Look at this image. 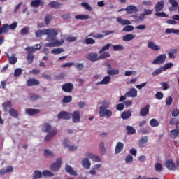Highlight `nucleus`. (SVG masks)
Masks as SVG:
<instances>
[{"label": "nucleus", "mask_w": 179, "mask_h": 179, "mask_svg": "<svg viewBox=\"0 0 179 179\" xmlns=\"http://www.w3.org/2000/svg\"><path fill=\"white\" fill-rule=\"evenodd\" d=\"M27 60L28 64H33V61H34V55L33 54H28L27 56Z\"/></svg>", "instance_id": "51"}, {"label": "nucleus", "mask_w": 179, "mask_h": 179, "mask_svg": "<svg viewBox=\"0 0 179 179\" xmlns=\"http://www.w3.org/2000/svg\"><path fill=\"white\" fill-rule=\"evenodd\" d=\"M23 73V70L20 68L16 69L14 71L15 78H19Z\"/></svg>", "instance_id": "46"}, {"label": "nucleus", "mask_w": 179, "mask_h": 179, "mask_svg": "<svg viewBox=\"0 0 179 179\" xmlns=\"http://www.w3.org/2000/svg\"><path fill=\"white\" fill-rule=\"evenodd\" d=\"M99 150L102 155H106V147L103 142L99 143Z\"/></svg>", "instance_id": "58"}, {"label": "nucleus", "mask_w": 179, "mask_h": 179, "mask_svg": "<svg viewBox=\"0 0 179 179\" xmlns=\"http://www.w3.org/2000/svg\"><path fill=\"white\" fill-rule=\"evenodd\" d=\"M43 175L45 177H54V173L51 172V171L45 170L43 171Z\"/></svg>", "instance_id": "50"}, {"label": "nucleus", "mask_w": 179, "mask_h": 179, "mask_svg": "<svg viewBox=\"0 0 179 179\" xmlns=\"http://www.w3.org/2000/svg\"><path fill=\"white\" fill-rule=\"evenodd\" d=\"M44 156L45 157H55V155H54V153H52V152L48 150H45Z\"/></svg>", "instance_id": "49"}, {"label": "nucleus", "mask_w": 179, "mask_h": 179, "mask_svg": "<svg viewBox=\"0 0 179 179\" xmlns=\"http://www.w3.org/2000/svg\"><path fill=\"white\" fill-rule=\"evenodd\" d=\"M123 149H124V143H122V142H118L115 146V155H118L119 153H121Z\"/></svg>", "instance_id": "24"}, {"label": "nucleus", "mask_w": 179, "mask_h": 179, "mask_svg": "<svg viewBox=\"0 0 179 179\" xmlns=\"http://www.w3.org/2000/svg\"><path fill=\"white\" fill-rule=\"evenodd\" d=\"M8 31H9V24H5L0 28V36L3 33H8Z\"/></svg>", "instance_id": "37"}, {"label": "nucleus", "mask_w": 179, "mask_h": 179, "mask_svg": "<svg viewBox=\"0 0 179 179\" xmlns=\"http://www.w3.org/2000/svg\"><path fill=\"white\" fill-rule=\"evenodd\" d=\"M51 20H52V17H51V15H45L44 19L45 24L48 25L50 23H51Z\"/></svg>", "instance_id": "56"}, {"label": "nucleus", "mask_w": 179, "mask_h": 179, "mask_svg": "<svg viewBox=\"0 0 179 179\" xmlns=\"http://www.w3.org/2000/svg\"><path fill=\"white\" fill-rule=\"evenodd\" d=\"M62 164V158L59 157L56 159V162L50 165V170L52 171H59L61 169V165Z\"/></svg>", "instance_id": "2"}, {"label": "nucleus", "mask_w": 179, "mask_h": 179, "mask_svg": "<svg viewBox=\"0 0 179 179\" xmlns=\"http://www.w3.org/2000/svg\"><path fill=\"white\" fill-rule=\"evenodd\" d=\"M135 38V35L132 34H127L122 37L123 41H132Z\"/></svg>", "instance_id": "31"}, {"label": "nucleus", "mask_w": 179, "mask_h": 179, "mask_svg": "<svg viewBox=\"0 0 179 179\" xmlns=\"http://www.w3.org/2000/svg\"><path fill=\"white\" fill-rule=\"evenodd\" d=\"M118 73H120V70L118 69H112L108 71V75H118Z\"/></svg>", "instance_id": "53"}, {"label": "nucleus", "mask_w": 179, "mask_h": 179, "mask_svg": "<svg viewBox=\"0 0 179 179\" xmlns=\"http://www.w3.org/2000/svg\"><path fill=\"white\" fill-rule=\"evenodd\" d=\"M2 107L4 108V111H6L8 108H10V107H12V102L10 101H6L3 103Z\"/></svg>", "instance_id": "43"}, {"label": "nucleus", "mask_w": 179, "mask_h": 179, "mask_svg": "<svg viewBox=\"0 0 179 179\" xmlns=\"http://www.w3.org/2000/svg\"><path fill=\"white\" fill-rule=\"evenodd\" d=\"M166 54H162L159 56H157L153 61L152 64L154 65H157L159 64H164V62L166 61Z\"/></svg>", "instance_id": "3"}, {"label": "nucleus", "mask_w": 179, "mask_h": 179, "mask_svg": "<svg viewBox=\"0 0 179 179\" xmlns=\"http://www.w3.org/2000/svg\"><path fill=\"white\" fill-rule=\"evenodd\" d=\"M171 138H173V139H176L177 136H179V122L176 123V129L171 131Z\"/></svg>", "instance_id": "16"}, {"label": "nucleus", "mask_w": 179, "mask_h": 179, "mask_svg": "<svg viewBox=\"0 0 179 179\" xmlns=\"http://www.w3.org/2000/svg\"><path fill=\"white\" fill-rule=\"evenodd\" d=\"M59 31L56 29H46V40L47 41H49V43H51L52 41H55V39L57 38V36H58Z\"/></svg>", "instance_id": "1"}, {"label": "nucleus", "mask_w": 179, "mask_h": 179, "mask_svg": "<svg viewBox=\"0 0 179 179\" xmlns=\"http://www.w3.org/2000/svg\"><path fill=\"white\" fill-rule=\"evenodd\" d=\"M150 125L151 127H159V122H157V120L156 119H152L150 121Z\"/></svg>", "instance_id": "61"}, {"label": "nucleus", "mask_w": 179, "mask_h": 179, "mask_svg": "<svg viewBox=\"0 0 179 179\" xmlns=\"http://www.w3.org/2000/svg\"><path fill=\"white\" fill-rule=\"evenodd\" d=\"M113 48L114 51H124L125 50V48L120 45H113Z\"/></svg>", "instance_id": "48"}, {"label": "nucleus", "mask_w": 179, "mask_h": 179, "mask_svg": "<svg viewBox=\"0 0 179 179\" xmlns=\"http://www.w3.org/2000/svg\"><path fill=\"white\" fill-rule=\"evenodd\" d=\"M99 59H106V58H108V57H111V55H110V52H106L101 53L99 56Z\"/></svg>", "instance_id": "54"}, {"label": "nucleus", "mask_w": 179, "mask_h": 179, "mask_svg": "<svg viewBox=\"0 0 179 179\" xmlns=\"http://www.w3.org/2000/svg\"><path fill=\"white\" fill-rule=\"evenodd\" d=\"M145 143H148V136L141 137L139 141L140 148H145Z\"/></svg>", "instance_id": "35"}, {"label": "nucleus", "mask_w": 179, "mask_h": 179, "mask_svg": "<svg viewBox=\"0 0 179 179\" xmlns=\"http://www.w3.org/2000/svg\"><path fill=\"white\" fill-rule=\"evenodd\" d=\"M113 115V111L110 109H102L99 111V116L103 118V117H106L107 118L111 117Z\"/></svg>", "instance_id": "6"}, {"label": "nucleus", "mask_w": 179, "mask_h": 179, "mask_svg": "<svg viewBox=\"0 0 179 179\" xmlns=\"http://www.w3.org/2000/svg\"><path fill=\"white\" fill-rule=\"evenodd\" d=\"M83 163V167H84V169H90V166H92V162H90V160H89L88 158H83L82 160Z\"/></svg>", "instance_id": "25"}, {"label": "nucleus", "mask_w": 179, "mask_h": 179, "mask_svg": "<svg viewBox=\"0 0 179 179\" xmlns=\"http://www.w3.org/2000/svg\"><path fill=\"white\" fill-rule=\"evenodd\" d=\"M29 27H25L21 29V34L22 36H26V34H29Z\"/></svg>", "instance_id": "64"}, {"label": "nucleus", "mask_w": 179, "mask_h": 179, "mask_svg": "<svg viewBox=\"0 0 179 179\" xmlns=\"http://www.w3.org/2000/svg\"><path fill=\"white\" fill-rule=\"evenodd\" d=\"M64 43H65V41L64 39H62L61 41H59V40L56 38L53 41L55 47H61V45H62V44H64Z\"/></svg>", "instance_id": "44"}, {"label": "nucleus", "mask_w": 179, "mask_h": 179, "mask_svg": "<svg viewBox=\"0 0 179 179\" xmlns=\"http://www.w3.org/2000/svg\"><path fill=\"white\" fill-rule=\"evenodd\" d=\"M65 170L66 172L68 173L69 174H71V176H78V173H76V171L73 170L72 166L69 165H66Z\"/></svg>", "instance_id": "28"}, {"label": "nucleus", "mask_w": 179, "mask_h": 179, "mask_svg": "<svg viewBox=\"0 0 179 179\" xmlns=\"http://www.w3.org/2000/svg\"><path fill=\"white\" fill-rule=\"evenodd\" d=\"M59 120H71V113L62 111L57 115Z\"/></svg>", "instance_id": "7"}, {"label": "nucleus", "mask_w": 179, "mask_h": 179, "mask_svg": "<svg viewBox=\"0 0 179 179\" xmlns=\"http://www.w3.org/2000/svg\"><path fill=\"white\" fill-rule=\"evenodd\" d=\"M48 6H50V8H55V9H61L62 3L52 1L48 3Z\"/></svg>", "instance_id": "27"}, {"label": "nucleus", "mask_w": 179, "mask_h": 179, "mask_svg": "<svg viewBox=\"0 0 179 179\" xmlns=\"http://www.w3.org/2000/svg\"><path fill=\"white\" fill-rule=\"evenodd\" d=\"M103 34H96L94 38H104L106 36H110V34H114V31H103Z\"/></svg>", "instance_id": "13"}, {"label": "nucleus", "mask_w": 179, "mask_h": 179, "mask_svg": "<svg viewBox=\"0 0 179 179\" xmlns=\"http://www.w3.org/2000/svg\"><path fill=\"white\" fill-rule=\"evenodd\" d=\"M6 57L7 58H8L9 63L11 65H15V64L17 62V58L16 57H14V56L10 57L8 54H6Z\"/></svg>", "instance_id": "34"}, {"label": "nucleus", "mask_w": 179, "mask_h": 179, "mask_svg": "<svg viewBox=\"0 0 179 179\" xmlns=\"http://www.w3.org/2000/svg\"><path fill=\"white\" fill-rule=\"evenodd\" d=\"M40 178H43V173H41V171L38 170L35 171L34 172L32 179H40Z\"/></svg>", "instance_id": "36"}, {"label": "nucleus", "mask_w": 179, "mask_h": 179, "mask_svg": "<svg viewBox=\"0 0 179 179\" xmlns=\"http://www.w3.org/2000/svg\"><path fill=\"white\" fill-rule=\"evenodd\" d=\"M133 17H134L136 22H143L145 20V17L143 15V14H141L140 16L133 15Z\"/></svg>", "instance_id": "59"}, {"label": "nucleus", "mask_w": 179, "mask_h": 179, "mask_svg": "<svg viewBox=\"0 0 179 179\" xmlns=\"http://www.w3.org/2000/svg\"><path fill=\"white\" fill-rule=\"evenodd\" d=\"M126 129L128 135H134V134H136V130L131 126H127Z\"/></svg>", "instance_id": "39"}, {"label": "nucleus", "mask_w": 179, "mask_h": 179, "mask_svg": "<svg viewBox=\"0 0 179 179\" xmlns=\"http://www.w3.org/2000/svg\"><path fill=\"white\" fill-rule=\"evenodd\" d=\"M87 59H89V61H92V62H95V61H99V56L97 53H90L86 55Z\"/></svg>", "instance_id": "9"}, {"label": "nucleus", "mask_w": 179, "mask_h": 179, "mask_svg": "<svg viewBox=\"0 0 179 179\" xmlns=\"http://www.w3.org/2000/svg\"><path fill=\"white\" fill-rule=\"evenodd\" d=\"M9 115L13 118H19V113L15 108H10L9 110Z\"/></svg>", "instance_id": "33"}, {"label": "nucleus", "mask_w": 179, "mask_h": 179, "mask_svg": "<svg viewBox=\"0 0 179 179\" xmlns=\"http://www.w3.org/2000/svg\"><path fill=\"white\" fill-rule=\"evenodd\" d=\"M163 8H164V1L161 0L155 6V12H160L161 10H163Z\"/></svg>", "instance_id": "18"}, {"label": "nucleus", "mask_w": 179, "mask_h": 179, "mask_svg": "<svg viewBox=\"0 0 179 179\" xmlns=\"http://www.w3.org/2000/svg\"><path fill=\"white\" fill-rule=\"evenodd\" d=\"M81 6H83V8H85L86 10H89L90 12H92V7L90 6V5H89V3H82Z\"/></svg>", "instance_id": "63"}, {"label": "nucleus", "mask_w": 179, "mask_h": 179, "mask_svg": "<svg viewBox=\"0 0 179 179\" xmlns=\"http://www.w3.org/2000/svg\"><path fill=\"white\" fill-rule=\"evenodd\" d=\"M51 129H52V126H51V124L48 122H45L43 126L42 131L43 132H45L46 134H48L51 132Z\"/></svg>", "instance_id": "23"}, {"label": "nucleus", "mask_w": 179, "mask_h": 179, "mask_svg": "<svg viewBox=\"0 0 179 179\" xmlns=\"http://www.w3.org/2000/svg\"><path fill=\"white\" fill-rule=\"evenodd\" d=\"M62 89L63 92H65V93H71V92L73 90V84L71 83L64 84L62 87Z\"/></svg>", "instance_id": "8"}, {"label": "nucleus", "mask_w": 179, "mask_h": 179, "mask_svg": "<svg viewBox=\"0 0 179 179\" xmlns=\"http://www.w3.org/2000/svg\"><path fill=\"white\" fill-rule=\"evenodd\" d=\"M141 5L143 6L149 7V6H152V5H153V2L150 0H145L141 3Z\"/></svg>", "instance_id": "57"}, {"label": "nucleus", "mask_w": 179, "mask_h": 179, "mask_svg": "<svg viewBox=\"0 0 179 179\" xmlns=\"http://www.w3.org/2000/svg\"><path fill=\"white\" fill-rule=\"evenodd\" d=\"M134 30H135V27L132 25H128V24L122 29V31H126V33L134 31Z\"/></svg>", "instance_id": "40"}, {"label": "nucleus", "mask_w": 179, "mask_h": 179, "mask_svg": "<svg viewBox=\"0 0 179 179\" xmlns=\"http://www.w3.org/2000/svg\"><path fill=\"white\" fill-rule=\"evenodd\" d=\"M75 19L77 20H87L90 19L89 15H77L75 16Z\"/></svg>", "instance_id": "38"}, {"label": "nucleus", "mask_w": 179, "mask_h": 179, "mask_svg": "<svg viewBox=\"0 0 179 179\" xmlns=\"http://www.w3.org/2000/svg\"><path fill=\"white\" fill-rule=\"evenodd\" d=\"M110 80H111V77L110 76H106L101 81L97 83L96 85H108Z\"/></svg>", "instance_id": "30"}, {"label": "nucleus", "mask_w": 179, "mask_h": 179, "mask_svg": "<svg viewBox=\"0 0 179 179\" xmlns=\"http://www.w3.org/2000/svg\"><path fill=\"white\" fill-rule=\"evenodd\" d=\"M36 47L38 48H34V47H27L25 48V51H27V52L28 54H34V52H36V50H40V48H41V45H36Z\"/></svg>", "instance_id": "20"}, {"label": "nucleus", "mask_w": 179, "mask_h": 179, "mask_svg": "<svg viewBox=\"0 0 179 179\" xmlns=\"http://www.w3.org/2000/svg\"><path fill=\"white\" fill-rule=\"evenodd\" d=\"M96 43V40L93 39L92 38H85V43L89 45L90 44H94Z\"/></svg>", "instance_id": "62"}, {"label": "nucleus", "mask_w": 179, "mask_h": 179, "mask_svg": "<svg viewBox=\"0 0 179 179\" xmlns=\"http://www.w3.org/2000/svg\"><path fill=\"white\" fill-rule=\"evenodd\" d=\"M110 102L107 101H103L102 102V106H100V111H101L102 110H107V108L110 107Z\"/></svg>", "instance_id": "41"}, {"label": "nucleus", "mask_w": 179, "mask_h": 179, "mask_svg": "<svg viewBox=\"0 0 179 179\" xmlns=\"http://www.w3.org/2000/svg\"><path fill=\"white\" fill-rule=\"evenodd\" d=\"M147 47L148 48H150V50H152V51H159L161 49L160 46L155 44L152 41L149 42L148 43Z\"/></svg>", "instance_id": "19"}, {"label": "nucleus", "mask_w": 179, "mask_h": 179, "mask_svg": "<svg viewBox=\"0 0 179 179\" xmlns=\"http://www.w3.org/2000/svg\"><path fill=\"white\" fill-rule=\"evenodd\" d=\"M164 71V69L163 67H160L159 69H155L152 73V76H157V75H160L161 72H163Z\"/></svg>", "instance_id": "47"}, {"label": "nucleus", "mask_w": 179, "mask_h": 179, "mask_svg": "<svg viewBox=\"0 0 179 179\" xmlns=\"http://www.w3.org/2000/svg\"><path fill=\"white\" fill-rule=\"evenodd\" d=\"M149 108H150V105H146L145 107L143 108L140 110V115L141 117H146L149 114Z\"/></svg>", "instance_id": "21"}, {"label": "nucleus", "mask_w": 179, "mask_h": 179, "mask_svg": "<svg viewBox=\"0 0 179 179\" xmlns=\"http://www.w3.org/2000/svg\"><path fill=\"white\" fill-rule=\"evenodd\" d=\"M40 81L36 78H29L27 80V85L29 87L31 86H38Z\"/></svg>", "instance_id": "10"}, {"label": "nucleus", "mask_w": 179, "mask_h": 179, "mask_svg": "<svg viewBox=\"0 0 179 179\" xmlns=\"http://www.w3.org/2000/svg\"><path fill=\"white\" fill-rule=\"evenodd\" d=\"M85 156L87 157H88L89 159H92V160H93V162H99L101 161V159L100 158V157H99L97 155H94L90 152H87L85 154Z\"/></svg>", "instance_id": "17"}, {"label": "nucleus", "mask_w": 179, "mask_h": 179, "mask_svg": "<svg viewBox=\"0 0 179 179\" xmlns=\"http://www.w3.org/2000/svg\"><path fill=\"white\" fill-rule=\"evenodd\" d=\"M170 5H171V7H169V12H174L176 10L177 7L178 6V3L176 0H168Z\"/></svg>", "instance_id": "11"}, {"label": "nucleus", "mask_w": 179, "mask_h": 179, "mask_svg": "<svg viewBox=\"0 0 179 179\" xmlns=\"http://www.w3.org/2000/svg\"><path fill=\"white\" fill-rule=\"evenodd\" d=\"M46 31H47V29L38 30L36 32V37H43V36L47 35Z\"/></svg>", "instance_id": "42"}, {"label": "nucleus", "mask_w": 179, "mask_h": 179, "mask_svg": "<svg viewBox=\"0 0 179 179\" xmlns=\"http://www.w3.org/2000/svg\"><path fill=\"white\" fill-rule=\"evenodd\" d=\"M131 115H132V113H131L130 110H127L122 113L121 118L122 120H128V118H131Z\"/></svg>", "instance_id": "32"}, {"label": "nucleus", "mask_w": 179, "mask_h": 179, "mask_svg": "<svg viewBox=\"0 0 179 179\" xmlns=\"http://www.w3.org/2000/svg\"><path fill=\"white\" fill-rule=\"evenodd\" d=\"M25 113L27 115H37V114H40V109H33L28 108L26 109Z\"/></svg>", "instance_id": "15"}, {"label": "nucleus", "mask_w": 179, "mask_h": 179, "mask_svg": "<svg viewBox=\"0 0 179 179\" xmlns=\"http://www.w3.org/2000/svg\"><path fill=\"white\" fill-rule=\"evenodd\" d=\"M72 101V96H64L62 99V103H64L66 104H68V103H71Z\"/></svg>", "instance_id": "52"}, {"label": "nucleus", "mask_w": 179, "mask_h": 179, "mask_svg": "<svg viewBox=\"0 0 179 179\" xmlns=\"http://www.w3.org/2000/svg\"><path fill=\"white\" fill-rule=\"evenodd\" d=\"M117 23H120V24H122V26H127L128 24H131V21L128 20H124L121 17H118L117 18Z\"/></svg>", "instance_id": "29"}, {"label": "nucleus", "mask_w": 179, "mask_h": 179, "mask_svg": "<svg viewBox=\"0 0 179 179\" xmlns=\"http://www.w3.org/2000/svg\"><path fill=\"white\" fill-rule=\"evenodd\" d=\"M152 13H153V9L150 10V9H144L142 15H143L144 18L145 16H148V15H152Z\"/></svg>", "instance_id": "60"}, {"label": "nucleus", "mask_w": 179, "mask_h": 179, "mask_svg": "<svg viewBox=\"0 0 179 179\" xmlns=\"http://www.w3.org/2000/svg\"><path fill=\"white\" fill-rule=\"evenodd\" d=\"M165 33L166 34H171V33H173L174 34L179 33V29H166Z\"/></svg>", "instance_id": "55"}, {"label": "nucleus", "mask_w": 179, "mask_h": 179, "mask_svg": "<svg viewBox=\"0 0 179 179\" xmlns=\"http://www.w3.org/2000/svg\"><path fill=\"white\" fill-rule=\"evenodd\" d=\"M55 135H57V129H53L52 130H51L50 132H49L46 136L45 137V141H51V139H52V138H54V136H55Z\"/></svg>", "instance_id": "22"}, {"label": "nucleus", "mask_w": 179, "mask_h": 179, "mask_svg": "<svg viewBox=\"0 0 179 179\" xmlns=\"http://www.w3.org/2000/svg\"><path fill=\"white\" fill-rule=\"evenodd\" d=\"M71 117L72 118L73 122L76 124L78 122H80V112L79 110H76L71 113Z\"/></svg>", "instance_id": "4"}, {"label": "nucleus", "mask_w": 179, "mask_h": 179, "mask_svg": "<svg viewBox=\"0 0 179 179\" xmlns=\"http://www.w3.org/2000/svg\"><path fill=\"white\" fill-rule=\"evenodd\" d=\"M165 167L168 169V170H172L173 171L177 170V166H176V163L173 159H168L165 162Z\"/></svg>", "instance_id": "5"}, {"label": "nucleus", "mask_w": 179, "mask_h": 179, "mask_svg": "<svg viewBox=\"0 0 179 179\" xmlns=\"http://www.w3.org/2000/svg\"><path fill=\"white\" fill-rule=\"evenodd\" d=\"M43 5H44V1L41 0H33L31 2V6L34 8H38V6H43Z\"/></svg>", "instance_id": "26"}, {"label": "nucleus", "mask_w": 179, "mask_h": 179, "mask_svg": "<svg viewBox=\"0 0 179 179\" xmlns=\"http://www.w3.org/2000/svg\"><path fill=\"white\" fill-rule=\"evenodd\" d=\"M126 97H133L135 98L138 96V90L135 88H131L129 92L125 94Z\"/></svg>", "instance_id": "14"}, {"label": "nucleus", "mask_w": 179, "mask_h": 179, "mask_svg": "<svg viewBox=\"0 0 179 179\" xmlns=\"http://www.w3.org/2000/svg\"><path fill=\"white\" fill-rule=\"evenodd\" d=\"M125 10L127 15H132V13H136L138 12V8L135 6L129 5L125 8Z\"/></svg>", "instance_id": "12"}, {"label": "nucleus", "mask_w": 179, "mask_h": 179, "mask_svg": "<svg viewBox=\"0 0 179 179\" xmlns=\"http://www.w3.org/2000/svg\"><path fill=\"white\" fill-rule=\"evenodd\" d=\"M64 49L62 48H57L52 50V54H55V55L58 54H62L64 52Z\"/></svg>", "instance_id": "45"}]
</instances>
